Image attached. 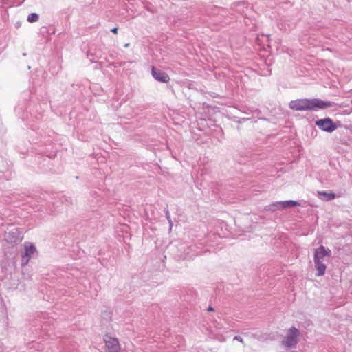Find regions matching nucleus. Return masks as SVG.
<instances>
[{"label":"nucleus","instance_id":"7ed1b4c3","mask_svg":"<svg viewBox=\"0 0 352 352\" xmlns=\"http://www.w3.org/2000/svg\"><path fill=\"white\" fill-rule=\"evenodd\" d=\"M300 331L296 327L289 328L286 333L282 344L287 348H292L296 345L298 341Z\"/></svg>","mask_w":352,"mask_h":352},{"label":"nucleus","instance_id":"f257e3e1","mask_svg":"<svg viewBox=\"0 0 352 352\" xmlns=\"http://www.w3.org/2000/svg\"><path fill=\"white\" fill-rule=\"evenodd\" d=\"M289 107L294 111H315L332 107V102H324L320 99H298L289 102Z\"/></svg>","mask_w":352,"mask_h":352},{"label":"nucleus","instance_id":"4468645a","mask_svg":"<svg viewBox=\"0 0 352 352\" xmlns=\"http://www.w3.org/2000/svg\"><path fill=\"white\" fill-rule=\"evenodd\" d=\"M118 28H113L112 30H111V32L114 34H117L118 33Z\"/></svg>","mask_w":352,"mask_h":352},{"label":"nucleus","instance_id":"9d476101","mask_svg":"<svg viewBox=\"0 0 352 352\" xmlns=\"http://www.w3.org/2000/svg\"><path fill=\"white\" fill-rule=\"evenodd\" d=\"M319 195L320 199L324 201H330L335 198V194L327 192H319Z\"/></svg>","mask_w":352,"mask_h":352},{"label":"nucleus","instance_id":"20e7f679","mask_svg":"<svg viewBox=\"0 0 352 352\" xmlns=\"http://www.w3.org/2000/svg\"><path fill=\"white\" fill-rule=\"evenodd\" d=\"M300 206V204L296 201H281L274 202L267 206V210L274 212L277 210H283L287 208H292Z\"/></svg>","mask_w":352,"mask_h":352},{"label":"nucleus","instance_id":"f03ea898","mask_svg":"<svg viewBox=\"0 0 352 352\" xmlns=\"http://www.w3.org/2000/svg\"><path fill=\"white\" fill-rule=\"evenodd\" d=\"M331 255V250L325 249L324 246H320L315 250L314 264L317 270L316 275L320 276L324 275L326 270L324 263L325 257Z\"/></svg>","mask_w":352,"mask_h":352},{"label":"nucleus","instance_id":"ddd939ff","mask_svg":"<svg viewBox=\"0 0 352 352\" xmlns=\"http://www.w3.org/2000/svg\"><path fill=\"white\" fill-rule=\"evenodd\" d=\"M234 340H237V341H239L240 342H243V338L241 337H240V336H235L234 338Z\"/></svg>","mask_w":352,"mask_h":352},{"label":"nucleus","instance_id":"0eeeda50","mask_svg":"<svg viewBox=\"0 0 352 352\" xmlns=\"http://www.w3.org/2000/svg\"><path fill=\"white\" fill-rule=\"evenodd\" d=\"M24 248L25 252L22 254L21 259L22 265H26L28 263L31 258V256L36 252L35 246L30 243H25Z\"/></svg>","mask_w":352,"mask_h":352},{"label":"nucleus","instance_id":"423d86ee","mask_svg":"<svg viewBox=\"0 0 352 352\" xmlns=\"http://www.w3.org/2000/svg\"><path fill=\"white\" fill-rule=\"evenodd\" d=\"M316 124L324 131L333 132L336 129V125L331 118L320 119L316 122Z\"/></svg>","mask_w":352,"mask_h":352},{"label":"nucleus","instance_id":"9b49d317","mask_svg":"<svg viewBox=\"0 0 352 352\" xmlns=\"http://www.w3.org/2000/svg\"><path fill=\"white\" fill-rule=\"evenodd\" d=\"M38 14L36 13H32L28 16V21L30 23L36 22L38 20Z\"/></svg>","mask_w":352,"mask_h":352},{"label":"nucleus","instance_id":"1a4fd4ad","mask_svg":"<svg viewBox=\"0 0 352 352\" xmlns=\"http://www.w3.org/2000/svg\"><path fill=\"white\" fill-rule=\"evenodd\" d=\"M6 240L10 243H16L21 240L19 230L13 229L6 233Z\"/></svg>","mask_w":352,"mask_h":352},{"label":"nucleus","instance_id":"6e6552de","mask_svg":"<svg viewBox=\"0 0 352 352\" xmlns=\"http://www.w3.org/2000/svg\"><path fill=\"white\" fill-rule=\"evenodd\" d=\"M153 77L161 82H168L170 80L169 76L164 72L155 69L154 67L151 69Z\"/></svg>","mask_w":352,"mask_h":352},{"label":"nucleus","instance_id":"f8f14e48","mask_svg":"<svg viewBox=\"0 0 352 352\" xmlns=\"http://www.w3.org/2000/svg\"><path fill=\"white\" fill-rule=\"evenodd\" d=\"M166 218H167L168 221H169L170 226L171 227L172 226V221L170 219V214L168 210L166 212Z\"/></svg>","mask_w":352,"mask_h":352},{"label":"nucleus","instance_id":"2eb2a0df","mask_svg":"<svg viewBox=\"0 0 352 352\" xmlns=\"http://www.w3.org/2000/svg\"><path fill=\"white\" fill-rule=\"evenodd\" d=\"M208 310H209V311H212V310H213V309H212L211 307H210L208 308Z\"/></svg>","mask_w":352,"mask_h":352},{"label":"nucleus","instance_id":"39448f33","mask_svg":"<svg viewBox=\"0 0 352 352\" xmlns=\"http://www.w3.org/2000/svg\"><path fill=\"white\" fill-rule=\"evenodd\" d=\"M104 341L106 345V352H120V346L116 338L106 335Z\"/></svg>","mask_w":352,"mask_h":352}]
</instances>
